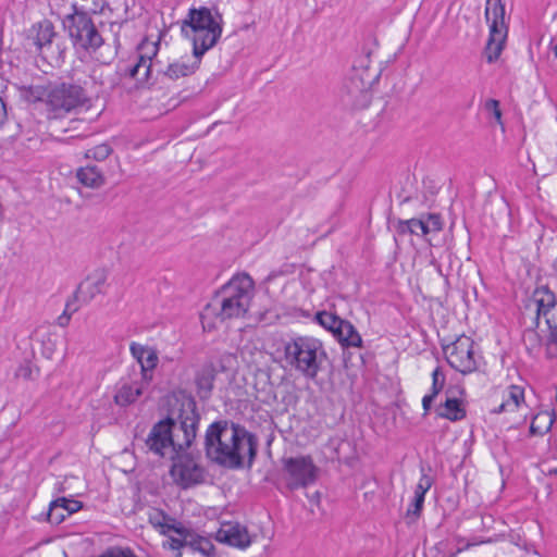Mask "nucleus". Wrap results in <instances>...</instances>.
I'll use <instances>...</instances> for the list:
<instances>
[{"label":"nucleus","mask_w":557,"mask_h":557,"mask_svg":"<svg viewBox=\"0 0 557 557\" xmlns=\"http://www.w3.org/2000/svg\"><path fill=\"white\" fill-rule=\"evenodd\" d=\"M199 421L200 414L195 399L183 396L176 418L166 417L157 422L146 438V446L160 457L174 459L195 441Z\"/></svg>","instance_id":"nucleus-1"},{"label":"nucleus","mask_w":557,"mask_h":557,"mask_svg":"<svg viewBox=\"0 0 557 557\" xmlns=\"http://www.w3.org/2000/svg\"><path fill=\"white\" fill-rule=\"evenodd\" d=\"M258 440L244 426L227 421L209 425L205 437L206 456L228 469H238L247 460L251 466L257 454Z\"/></svg>","instance_id":"nucleus-2"},{"label":"nucleus","mask_w":557,"mask_h":557,"mask_svg":"<svg viewBox=\"0 0 557 557\" xmlns=\"http://www.w3.org/2000/svg\"><path fill=\"white\" fill-rule=\"evenodd\" d=\"M223 15L216 7L190 8L182 32L191 39L194 55L202 57L216 45L223 32Z\"/></svg>","instance_id":"nucleus-3"},{"label":"nucleus","mask_w":557,"mask_h":557,"mask_svg":"<svg viewBox=\"0 0 557 557\" xmlns=\"http://www.w3.org/2000/svg\"><path fill=\"white\" fill-rule=\"evenodd\" d=\"M326 357L322 343L311 336H295L284 344V360L290 369L314 380Z\"/></svg>","instance_id":"nucleus-4"},{"label":"nucleus","mask_w":557,"mask_h":557,"mask_svg":"<svg viewBox=\"0 0 557 557\" xmlns=\"http://www.w3.org/2000/svg\"><path fill=\"white\" fill-rule=\"evenodd\" d=\"M253 288L255 283L248 274L234 275L216 296L215 301L220 307L218 317L222 321L244 317L250 307Z\"/></svg>","instance_id":"nucleus-5"},{"label":"nucleus","mask_w":557,"mask_h":557,"mask_svg":"<svg viewBox=\"0 0 557 557\" xmlns=\"http://www.w3.org/2000/svg\"><path fill=\"white\" fill-rule=\"evenodd\" d=\"M485 21L488 25V39L485 55L488 63L495 62L505 47L508 36V21L502 0H486Z\"/></svg>","instance_id":"nucleus-6"},{"label":"nucleus","mask_w":557,"mask_h":557,"mask_svg":"<svg viewBox=\"0 0 557 557\" xmlns=\"http://www.w3.org/2000/svg\"><path fill=\"white\" fill-rule=\"evenodd\" d=\"M64 27L77 49L88 53H97L101 48L107 52L113 49L106 40L89 15L69 14L64 20Z\"/></svg>","instance_id":"nucleus-7"},{"label":"nucleus","mask_w":557,"mask_h":557,"mask_svg":"<svg viewBox=\"0 0 557 557\" xmlns=\"http://www.w3.org/2000/svg\"><path fill=\"white\" fill-rule=\"evenodd\" d=\"M90 101L88 89L77 83H61L48 90L46 106L51 117L64 114L83 107Z\"/></svg>","instance_id":"nucleus-8"},{"label":"nucleus","mask_w":557,"mask_h":557,"mask_svg":"<svg viewBox=\"0 0 557 557\" xmlns=\"http://www.w3.org/2000/svg\"><path fill=\"white\" fill-rule=\"evenodd\" d=\"M474 347L475 344L471 337L461 335L455 342L443 346V351L453 369L462 374H469L478 370L481 359Z\"/></svg>","instance_id":"nucleus-9"},{"label":"nucleus","mask_w":557,"mask_h":557,"mask_svg":"<svg viewBox=\"0 0 557 557\" xmlns=\"http://www.w3.org/2000/svg\"><path fill=\"white\" fill-rule=\"evenodd\" d=\"M319 469L310 456L283 459V479L286 486L294 491L307 487L317 481Z\"/></svg>","instance_id":"nucleus-10"},{"label":"nucleus","mask_w":557,"mask_h":557,"mask_svg":"<svg viewBox=\"0 0 557 557\" xmlns=\"http://www.w3.org/2000/svg\"><path fill=\"white\" fill-rule=\"evenodd\" d=\"M536 308V325L543 321L549 330H557V297L546 286L537 287L532 296Z\"/></svg>","instance_id":"nucleus-11"},{"label":"nucleus","mask_w":557,"mask_h":557,"mask_svg":"<svg viewBox=\"0 0 557 557\" xmlns=\"http://www.w3.org/2000/svg\"><path fill=\"white\" fill-rule=\"evenodd\" d=\"M159 51V41L144 39L138 46L137 61L127 73L140 84H149L153 66V58Z\"/></svg>","instance_id":"nucleus-12"},{"label":"nucleus","mask_w":557,"mask_h":557,"mask_svg":"<svg viewBox=\"0 0 557 557\" xmlns=\"http://www.w3.org/2000/svg\"><path fill=\"white\" fill-rule=\"evenodd\" d=\"M172 460L174 462L170 470L171 475L184 488L203 481L205 469L189 456H180L177 454Z\"/></svg>","instance_id":"nucleus-13"},{"label":"nucleus","mask_w":557,"mask_h":557,"mask_svg":"<svg viewBox=\"0 0 557 557\" xmlns=\"http://www.w3.org/2000/svg\"><path fill=\"white\" fill-rule=\"evenodd\" d=\"M116 52L113 49H109L107 55L100 53L96 57L99 64H96L90 70L88 79L84 81V87L88 89V95L99 96L102 91V88L106 86H113L112 74L107 65L112 61L115 57Z\"/></svg>","instance_id":"nucleus-14"},{"label":"nucleus","mask_w":557,"mask_h":557,"mask_svg":"<svg viewBox=\"0 0 557 557\" xmlns=\"http://www.w3.org/2000/svg\"><path fill=\"white\" fill-rule=\"evenodd\" d=\"M396 230L398 234H412L417 236H426L430 233H436L442 230V221L438 214H426L420 219L400 220Z\"/></svg>","instance_id":"nucleus-15"},{"label":"nucleus","mask_w":557,"mask_h":557,"mask_svg":"<svg viewBox=\"0 0 557 557\" xmlns=\"http://www.w3.org/2000/svg\"><path fill=\"white\" fill-rule=\"evenodd\" d=\"M129 351L140 366L144 383L150 384L153 379V370L157 368L159 362L157 349L133 342L129 345Z\"/></svg>","instance_id":"nucleus-16"},{"label":"nucleus","mask_w":557,"mask_h":557,"mask_svg":"<svg viewBox=\"0 0 557 557\" xmlns=\"http://www.w3.org/2000/svg\"><path fill=\"white\" fill-rule=\"evenodd\" d=\"M215 540L239 549H246L252 543V537L247 528L232 522L222 524L215 534Z\"/></svg>","instance_id":"nucleus-17"},{"label":"nucleus","mask_w":557,"mask_h":557,"mask_svg":"<svg viewBox=\"0 0 557 557\" xmlns=\"http://www.w3.org/2000/svg\"><path fill=\"white\" fill-rule=\"evenodd\" d=\"M344 91L348 102L355 108H366L370 103V83L366 82L358 73L345 81Z\"/></svg>","instance_id":"nucleus-18"},{"label":"nucleus","mask_w":557,"mask_h":557,"mask_svg":"<svg viewBox=\"0 0 557 557\" xmlns=\"http://www.w3.org/2000/svg\"><path fill=\"white\" fill-rule=\"evenodd\" d=\"M107 285L104 271H96L81 285L78 293L84 301L92 300L97 295L103 294Z\"/></svg>","instance_id":"nucleus-19"},{"label":"nucleus","mask_w":557,"mask_h":557,"mask_svg":"<svg viewBox=\"0 0 557 557\" xmlns=\"http://www.w3.org/2000/svg\"><path fill=\"white\" fill-rule=\"evenodd\" d=\"M524 406V389L518 385H510L503 403L495 409L494 413H515Z\"/></svg>","instance_id":"nucleus-20"},{"label":"nucleus","mask_w":557,"mask_h":557,"mask_svg":"<svg viewBox=\"0 0 557 557\" xmlns=\"http://www.w3.org/2000/svg\"><path fill=\"white\" fill-rule=\"evenodd\" d=\"M149 384L144 383L143 379L132 383H123L114 396V401L119 406L131 405L136 401L139 396L143 395L145 388Z\"/></svg>","instance_id":"nucleus-21"},{"label":"nucleus","mask_w":557,"mask_h":557,"mask_svg":"<svg viewBox=\"0 0 557 557\" xmlns=\"http://www.w3.org/2000/svg\"><path fill=\"white\" fill-rule=\"evenodd\" d=\"M78 182L88 188H100L106 183L103 173L96 165L82 166L76 171Z\"/></svg>","instance_id":"nucleus-22"},{"label":"nucleus","mask_w":557,"mask_h":557,"mask_svg":"<svg viewBox=\"0 0 557 557\" xmlns=\"http://www.w3.org/2000/svg\"><path fill=\"white\" fill-rule=\"evenodd\" d=\"M334 337L342 344V346L362 347V338L349 321L343 320Z\"/></svg>","instance_id":"nucleus-23"},{"label":"nucleus","mask_w":557,"mask_h":557,"mask_svg":"<svg viewBox=\"0 0 557 557\" xmlns=\"http://www.w3.org/2000/svg\"><path fill=\"white\" fill-rule=\"evenodd\" d=\"M437 414L449 421H459L466 417V409L459 399L447 397L445 403L437 408Z\"/></svg>","instance_id":"nucleus-24"},{"label":"nucleus","mask_w":557,"mask_h":557,"mask_svg":"<svg viewBox=\"0 0 557 557\" xmlns=\"http://www.w3.org/2000/svg\"><path fill=\"white\" fill-rule=\"evenodd\" d=\"M215 369L212 364H205L196 374V385L201 397H208L213 388Z\"/></svg>","instance_id":"nucleus-25"},{"label":"nucleus","mask_w":557,"mask_h":557,"mask_svg":"<svg viewBox=\"0 0 557 557\" xmlns=\"http://www.w3.org/2000/svg\"><path fill=\"white\" fill-rule=\"evenodd\" d=\"M108 5L107 0H74L72 14H101Z\"/></svg>","instance_id":"nucleus-26"},{"label":"nucleus","mask_w":557,"mask_h":557,"mask_svg":"<svg viewBox=\"0 0 557 557\" xmlns=\"http://www.w3.org/2000/svg\"><path fill=\"white\" fill-rule=\"evenodd\" d=\"M164 78L176 81L181 77H186L195 72V66L185 62L170 63L165 70H158Z\"/></svg>","instance_id":"nucleus-27"},{"label":"nucleus","mask_w":557,"mask_h":557,"mask_svg":"<svg viewBox=\"0 0 557 557\" xmlns=\"http://www.w3.org/2000/svg\"><path fill=\"white\" fill-rule=\"evenodd\" d=\"M554 423V414L550 411H541L532 420L530 433L532 435H544Z\"/></svg>","instance_id":"nucleus-28"},{"label":"nucleus","mask_w":557,"mask_h":557,"mask_svg":"<svg viewBox=\"0 0 557 557\" xmlns=\"http://www.w3.org/2000/svg\"><path fill=\"white\" fill-rule=\"evenodd\" d=\"M165 528L168 530L174 531L177 533L181 537H170L166 543H164V546H168L172 550H180L184 546H188V539L190 536V531L187 530L183 525H175V524H166Z\"/></svg>","instance_id":"nucleus-29"},{"label":"nucleus","mask_w":557,"mask_h":557,"mask_svg":"<svg viewBox=\"0 0 557 557\" xmlns=\"http://www.w3.org/2000/svg\"><path fill=\"white\" fill-rule=\"evenodd\" d=\"M55 36L54 27L51 22L42 21L38 24L35 44L39 49L49 46Z\"/></svg>","instance_id":"nucleus-30"},{"label":"nucleus","mask_w":557,"mask_h":557,"mask_svg":"<svg viewBox=\"0 0 557 557\" xmlns=\"http://www.w3.org/2000/svg\"><path fill=\"white\" fill-rule=\"evenodd\" d=\"M188 546L202 555L210 557L214 555V545L210 539L190 532Z\"/></svg>","instance_id":"nucleus-31"},{"label":"nucleus","mask_w":557,"mask_h":557,"mask_svg":"<svg viewBox=\"0 0 557 557\" xmlns=\"http://www.w3.org/2000/svg\"><path fill=\"white\" fill-rule=\"evenodd\" d=\"M314 320L325 330L330 331L334 336L343 322V319L327 311L318 312Z\"/></svg>","instance_id":"nucleus-32"},{"label":"nucleus","mask_w":557,"mask_h":557,"mask_svg":"<svg viewBox=\"0 0 557 557\" xmlns=\"http://www.w3.org/2000/svg\"><path fill=\"white\" fill-rule=\"evenodd\" d=\"M112 152V148L108 144H100L94 148L86 150L85 158L96 161L106 160Z\"/></svg>","instance_id":"nucleus-33"},{"label":"nucleus","mask_w":557,"mask_h":557,"mask_svg":"<svg viewBox=\"0 0 557 557\" xmlns=\"http://www.w3.org/2000/svg\"><path fill=\"white\" fill-rule=\"evenodd\" d=\"M66 512L63 511L62 505L55 499L50 504L48 511V521L52 524H60L64 521Z\"/></svg>","instance_id":"nucleus-34"},{"label":"nucleus","mask_w":557,"mask_h":557,"mask_svg":"<svg viewBox=\"0 0 557 557\" xmlns=\"http://www.w3.org/2000/svg\"><path fill=\"white\" fill-rule=\"evenodd\" d=\"M444 385H445V374L443 373L441 368L437 367L432 372V387H431L430 394H433V396H437L441 393V391L443 389Z\"/></svg>","instance_id":"nucleus-35"},{"label":"nucleus","mask_w":557,"mask_h":557,"mask_svg":"<svg viewBox=\"0 0 557 557\" xmlns=\"http://www.w3.org/2000/svg\"><path fill=\"white\" fill-rule=\"evenodd\" d=\"M57 500L60 503V505H62V509L66 512L67 516L77 512L82 508V503L75 499L60 497L57 498Z\"/></svg>","instance_id":"nucleus-36"},{"label":"nucleus","mask_w":557,"mask_h":557,"mask_svg":"<svg viewBox=\"0 0 557 557\" xmlns=\"http://www.w3.org/2000/svg\"><path fill=\"white\" fill-rule=\"evenodd\" d=\"M433 479L428 474H422L414 490V495L425 496V493L431 488Z\"/></svg>","instance_id":"nucleus-37"},{"label":"nucleus","mask_w":557,"mask_h":557,"mask_svg":"<svg viewBox=\"0 0 557 557\" xmlns=\"http://www.w3.org/2000/svg\"><path fill=\"white\" fill-rule=\"evenodd\" d=\"M48 90L40 86H29L26 89V97L33 101L47 100Z\"/></svg>","instance_id":"nucleus-38"},{"label":"nucleus","mask_w":557,"mask_h":557,"mask_svg":"<svg viewBox=\"0 0 557 557\" xmlns=\"http://www.w3.org/2000/svg\"><path fill=\"white\" fill-rule=\"evenodd\" d=\"M546 354L548 358H557V329L550 330L546 345Z\"/></svg>","instance_id":"nucleus-39"},{"label":"nucleus","mask_w":557,"mask_h":557,"mask_svg":"<svg viewBox=\"0 0 557 557\" xmlns=\"http://www.w3.org/2000/svg\"><path fill=\"white\" fill-rule=\"evenodd\" d=\"M424 503V497L414 495L411 505L407 510V515L420 516Z\"/></svg>","instance_id":"nucleus-40"},{"label":"nucleus","mask_w":557,"mask_h":557,"mask_svg":"<svg viewBox=\"0 0 557 557\" xmlns=\"http://www.w3.org/2000/svg\"><path fill=\"white\" fill-rule=\"evenodd\" d=\"M485 109L494 115L498 123H502V111L499 109V101L490 99L485 102Z\"/></svg>","instance_id":"nucleus-41"},{"label":"nucleus","mask_w":557,"mask_h":557,"mask_svg":"<svg viewBox=\"0 0 557 557\" xmlns=\"http://www.w3.org/2000/svg\"><path fill=\"white\" fill-rule=\"evenodd\" d=\"M8 121V110L7 104L3 101V99L0 97V129L3 127V125Z\"/></svg>","instance_id":"nucleus-42"},{"label":"nucleus","mask_w":557,"mask_h":557,"mask_svg":"<svg viewBox=\"0 0 557 557\" xmlns=\"http://www.w3.org/2000/svg\"><path fill=\"white\" fill-rule=\"evenodd\" d=\"M435 397L436 396H433V394H428L422 398V407H423L424 413H428L430 411Z\"/></svg>","instance_id":"nucleus-43"},{"label":"nucleus","mask_w":557,"mask_h":557,"mask_svg":"<svg viewBox=\"0 0 557 557\" xmlns=\"http://www.w3.org/2000/svg\"><path fill=\"white\" fill-rule=\"evenodd\" d=\"M66 309H69V305H66ZM71 314H67V310H65L63 314L59 317L58 323L60 326H66L69 324Z\"/></svg>","instance_id":"nucleus-44"},{"label":"nucleus","mask_w":557,"mask_h":557,"mask_svg":"<svg viewBox=\"0 0 557 557\" xmlns=\"http://www.w3.org/2000/svg\"><path fill=\"white\" fill-rule=\"evenodd\" d=\"M211 313V306L207 307L203 314H202V323H203V327H206L205 325V320L207 319L208 315H210Z\"/></svg>","instance_id":"nucleus-45"},{"label":"nucleus","mask_w":557,"mask_h":557,"mask_svg":"<svg viewBox=\"0 0 557 557\" xmlns=\"http://www.w3.org/2000/svg\"><path fill=\"white\" fill-rule=\"evenodd\" d=\"M524 419H525V414H520L518 419L513 420V423L515 424H520V423H522L524 421Z\"/></svg>","instance_id":"nucleus-46"},{"label":"nucleus","mask_w":557,"mask_h":557,"mask_svg":"<svg viewBox=\"0 0 557 557\" xmlns=\"http://www.w3.org/2000/svg\"><path fill=\"white\" fill-rule=\"evenodd\" d=\"M554 268H555V270H556V272H557V256H556V259H555V261H554Z\"/></svg>","instance_id":"nucleus-47"},{"label":"nucleus","mask_w":557,"mask_h":557,"mask_svg":"<svg viewBox=\"0 0 557 557\" xmlns=\"http://www.w3.org/2000/svg\"><path fill=\"white\" fill-rule=\"evenodd\" d=\"M554 54L557 58V45L554 47Z\"/></svg>","instance_id":"nucleus-48"},{"label":"nucleus","mask_w":557,"mask_h":557,"mask_svg":"<svg viewBox=\"0 0 557 557\" xmlns=\"http://www.w3.org/2000/svg\"><path fill=\"white\" fill-rule=\"evenodd\" d=\"M176 557H182V554L178 552V553H177V555H176Z\"/></svg>","instance_id":"nucleus-49"}]
</instances>
